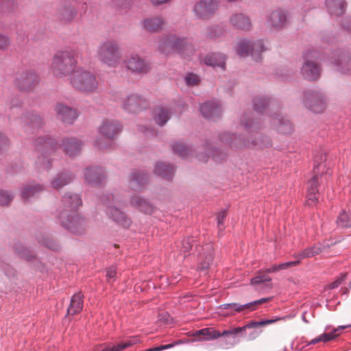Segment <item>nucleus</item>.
<instances>
[{
  "label": "nucleus",
  "instance_id": "nucleus-1",
  "mask_svg": "<svg viewBox=\"0 0 351 351\" xmlns=\"http://www.w3.org/2000/svg\"><path fill=\"white\" fill-rule=\"evenodd\" d=\"M82 204V199L77 194L66 193L62 199L58 219L62 226L73 234L83 233L85 229L84 218L77 213V208Z\"/></svg>",
  "mask_w": 351,
  "mask_h": 351
},
{
  "label": "nucleus",
  "instance_id": "nucleus-2",
  "mask_svg": "<svg viewBox=\"0 0 351 351\" xmlns=\"http://www.w3.org/2000/svg\"><path fill=\"white\" fill-rule=\"evenodd\" d=\"M77 51L74 49L58 51L51 60L50 69L52 74L59 78L71 76L77 69Z\"/></svg>",
  "mask_w": 351,
  "mask_h": 351
},
{
  "label": "nucleus",
  "instance_id": "nucleus-3",
  "mask_svg": "<svg viewBox=\"0 0 351 351\" xmlns=\"http://www.w3.org/2000/svg\"><path fill=\"white\" fill-rule=\"evenodd\" d=\"M10 110L8 114L10 121H16L26 132L40 128L42 125V119L32 113L25 112L21 107V103L17 98H14L8 104Z\"/></svg>",
  "mask_w": 351,
  "mask_h": 351
},
{
  "label": "nucleus",
  "instance_id": "nucleus-4",
  "mask_svg": "<svg viewBox=\"0 0 351 351\" xmlns=\"http://www.w3.org/2000/svg\"><path fill=\"white\" fill-rule=\"evenodd\" d=\"M95 56L101 64L115 68L121 60V45L115 39H107L100 42L97 47Z\"/></svg>",
  "mask_w": 351,
  "mask_h": 351
},
{
  "label": "nucleus",
  "instance_id": "nucleus-5",
  "mask_svg": "<svg viewBox=\"0 0 351 351\" xmlns=\"http://www.w3.org/2000/svg\"><path fill=\"white\" fill-rule=\"evenodd\" d=\"M101 202L106 206V213L112 221L125 228L130 226V219L117 207L126 202L120 194L107 193L101 197Z\"/></svg>",
  "mask_w": 351,
  "mask_h": 351
},
{
  "label": "nucleus",
  "instance_id": "nucleus-6",
  "mask_svg": "<svg viewBox=\"0 0 351 351\" xmlns=\"http://www.w3.org/2000/svg\"><path fill=\"white\" fill-rule=\"evenodd\" d=\"M34 146L40 152L36 162V167L39 171H49L51 161L49 156L53 154L58 148L57 141L51 137L39 136L34 141Z\"/></svg>",
  "mask_w": 351,
  "mask_h": 351
},
{
  "label": "nucleus",
  "instance_id": "nucleus-7",
  "mask_svg": "<svg viewBox=\"0 0 351 351\" xmlns=\"http://www.w3.org/2000/svg\"><path fill=\"white\" fill-rule=\"evenodd\" d=\"M122 130V126L117 120H104L98 128L99 133L104 136L101 140H95L93 145L101 150L107 149L113 146V139Z\"/></svg>",
  "mask_w": 351,
  "mask_h": 351
},
{
  "label": "nucleus",
  "instance_id": "nucleus-8",
  "mask_svg": "<svg viewBox=\"0 0 351 351\" xmlns=\"http://www.w3.org/2000/svg\"><path fill=\"white\" fill-rule=\"evenodd\" d=\"M69 80L75 89L85 93L96 92L98 88L95 75L81 67L77 68L70 76Z\"/></svg>",
  "mask_w": 351,
  "mask_h": 351
},
{
  "label": "nucleus",
  "instance_id": "nucleus-9",
  "mask_svg": "<svg viewBox=\"0 0 351 351\" xmlns=\"http://www.w3.org/2000/svg\"><path fill=\"white\" fill-rule=\"evenodd\" d=\"M219 138L223 143L234 149H240L245 147L264 148L271 145V139L268 136H260L258 139L249 142L235 134L223 132L220 134Z\"/></svg>",
  "mask_w": 351,
  "mask_h": 351
},
{
  "label": "nucleus",
  "instance_id": "nucleus-10",
  "mask_svg": "<svg viewBox=\"0 0 351 351\" xmlns=\"http://www.w3.org/2000/svg\"><path fill=\"white\" fill-rule=\"evenodd\" d=\"M319 53L314 49H306L303 53L304 62L301 67L300 72L304 78L315 81L321 74V69L315 60L319 58Z\"/></svg>",
  "mask_w": 351,
  "mask_h": 351
},
{
  "label": "nucleus",
  "instance_id": "nucleus-11",
  "mask_svg": "<svg viewBox=\"0 0 351 351\" xmlns=\"http://www.w3.org/2000/svg\"><path fill=\"white\" fill-rule=\"evenodd\" d=\"M266 48L263 41L257 40L251 42L246 39L240 40L236 45L235 51L240 57H247L250 55L256 61L261 58V53L264 52Z\"/></svg>",
  "mask_w": 351,
  "mask_h": 351
},
{
  "label": "nucleus",
  "instance_id": "nucleus-12",
  "mask_svg": "<svg viewBox=\"0 0 351 351\" xmlns=\"http://www.w3.org/2000/svg\"><path fill=\"white\" fill-rule=\"evenodd\" d=\"M302 102L308 110L314 113H322L326 108L324 94L315 89H309L304 92Z\"/></svg>",
  "mask_w": 351,
  "mask_h": 351
},
{
  "label": "nucleus",
  "instance_id": "nucleus-13",
  "mask_svg": "<svg viewBox=\"0 0 351 351\" xmlns=\"http://www.w3.org/2000/svg\"><path fill=\"white\" fill-rule=\"evenodd\" d=\"M265 23L269 29L281 30L286 27L289 23V12L281 8L272 10L267 13Z\"/></svg>",
  "mask_w": 351,
  "mask_h": 351
},
{
  "label": "nucleus",
  "instance_id": "nucleus-14",
  "mask_svg": "<svg viewBox=\"0 0 351 351\" xmlns=\"http://www.w3.org/2000/svg\"><path fill=\"white\" fill-rule=\"evenodd\" d=\"M124 65L131 73L143 75L147 73L151 67L149 62L138 53H132L124 60Z\"/></svg>",
  "mask_w": 351,
  "mask_h": 351
},
{
  "label": "nucleus",
  "instance_id": "nucleus-15",
  "mask_svg": "<svg viewBox=\"0 0 351 351\" xmlns=\"http://www.w3.org/2000/svg\"><path fill=\"white\" fill-rule=\"evenodd\" d=\"M271 299V298H263L243 304L237 302L225 303L219 305L218 308L227 311L226 313H222L223 315L231 316L236 313H241L245 310L254 311L256 309L257 305L264 304Z\"/></svg>",
  "mask_w": 351,
  "mask_h": 351
},
{
  "label": "nucleus",
  "instance_id": "nucleus-16",
  "mask_svg": "<svg viewBox=\"0 0 351 351\" xmlns=\"http://www.w3.org/2000/svg\"><path fill=\"white\" fill-rule=\"evenodd\" d=\"M322 156L320 158V162L315 158L314 160V176L311 180L308 181V187H307V204L310 206L315 205L317 202V197L316 194L317 193V186L319 184V179H322V176H319L318 173L319 172V169L324 166L322 162Z\"/></svg>",
  "mask_w": 351,
  "mask_h": 351
},
{
  "label": "nucleus",
  "instance_id": "nucleus-17",
  "mask_svg": "<svg viewBox=\"0 0 351 351\" xmlns=\"http://www.w3.org/2000/svg\"><path fill=\"white\" fill-rule=\"evenodd\" d=\"M280 319L281 318L265 319L260 322L252 321L242 327L234 328L230 330H225L222 332H220V337L228 335L232 336L234 340L232 342H230L229 345L230 346H233L236 343L239 341V340H235L236 337L237 335L242 336L243 332H245L247 329L255 328L259 326H265L267 324H273Z\"/></svg>",
  "mask_w": 351,
  "mask_h": 351
},
{
  "label": "nucleus",
  "instance_id": "nucleus-18",
  "mask_svg": "<svg viewBox=\"0 0 351 351\" xmlns=\"http://www.w3.org/2000/svg\"><path fill=\"white\" fill-rule=\"evenodd\" d=\"M39 77L34 71H25L16 75L13 83L14 86L23 91L32 90L38 83Z\"/></svg>",
  "mask_w": 351,
  "mask_h": 351
},
{
  "label": "nucleus",
  "instance_id": "nucleus-19",
  "mask_svg": "<svg viewBox=\"0 0 351 351\" xmlns=\"http://www.w3.org/2000/svg\"><path fill=\"white\" fill-rule=\"evenodd\" d=\"M197 253V270L205 271L213 264L214 248L212 244L206 243L196 246Z\"/></svg>",
  "mask_w": 351,
  "mask_h": 351
},
{
  "label": "nucleus",
  "instance_id": "nucleus-20",
  "mask_svg": "<svg viewBox=\"0 0 351 351\" xmlns=\"http://www.w3.org/2000/svg\"><path fill=\"white\" fill-rule=\"evenodd\" d=\"M122 108L130 113H136L147 108V100L138 93H130L122 99Z\"/></svg>",
  "mask_w": 351,
  "mask_h": 351
},
{
  "label": "nucleus",
  "instance_id": "nucleus-21",
  "mask_svg": "<svg viewBox=\"0 0 351 351\" xmlns=\"http://www.w3.org/2000/svg\"><path fill=\"white\" fill-rule=\"evenodd\" d=\"M83 174L84 182L92 186H101L106 179V171L98 166L86 168Z\"/></svg>",
  "mask_w": 351,
  "mask_h": 351
},
{
  "label": "nucleus",
  "instance_id": "nucleus-22",
  "mask_svg": "<svg viewBox=\"0 0 351 351\" xmlns=\"http://www.w3.org/2000/svg\"><path fill=\"white\" fill-rule=\"evenodd\" d=\"M218 7L217 0H200L195 5L193 12L199 19H208L217 10Z\"/></svg>",
  "mask_w": 351,
  "mask_h": 351
},
{
  "label": "nucleus",
  "instance_id": "nucleus-23",
  "mask_svg": "<svg viewBox=\"0 0 351 351\" xmlns=\"http://www.w3.org/2000/svg\"><path fill=\"white\" fill-rule=\"evenodd\" d=\"M172 41L175 53H179L184 58H187L195 53V48L188 38L173 34Z\"/></svg>",
  "mask_w": 351,
  "mask_h": 351
},
{
  "label": "nucleus",
  "instance_id": "nucleus-24",
  "mask_svg": "<svg viewBox=\"0 0 351 351\" xmlns=\"http://www.w3.org/2000/svg\"><path fill=\"white\" fill-rule=\"evenodd\" d=\"M199 110L202 116L208 119L216 120L221 116L222 108L217 100L208 101L200 105Z\"/></svg>",
  "mask_w": 351,
  "mask_h": 351
},
{
  "label": "nucleus",
  "instance_id": "nucleus-25",
  "mask_svg": "<svg viewBox=\"0 0 351 351\" xmlns=\"http://www.w3.org/2000/svg\"><path fill=\"white\" fill-rule=\"evenodd\" d=\"M269 121L278 133L290 134L293 132V125L291 121L280 114L269 116Z\"/></svg>",
  "mask_w": 351,
  "mask_h": 351
},
{
  "label": "nucleus",
  "instance_id": "nucleus-26",
  "mask_svg": "<svg viewBox=\"0 0 351 351\" xmlns=\"http://www.w3.org/2000/svg\"><path fill=\"white\" fill-rule=\"evenodd\" d=\"M55 110L58 118L66 124L73 123L79 115L76 110L63 104H58Z\"/></svg>",
  "mask_w": 351,
  "mask_h": 351
},
{
  "label": "nucleus",
  "instance_id": "nucleus-27",
  "mask_svg": "<svg viewBox=\"0 0 351 351\" xmlns=\"http://www.w3.org/2000/svg\"><path fill=\"white\" fill-rule=\"evenodd\" d=\"M229 23L234 29L244 32L250 31L252 27L250 18L241 12L232 14L229 18Z\"/></svg>",
  "mask_w": 351,
  "mask_h": 351
},
{
  "label": "nucleus",
  "instance_id": "nucleus-28",
  "mask_svg": "<svg viewBox=\"0 0 351 351\" xmlns=\"http://www.w3.org/2000/svg\"><path fill=\"white\" fill-rule=\"evenodd\" d=\"M199 61L207 66L213 68L219 67L224 70L226 68V56L221 53H209L199 56Z\"/></svg>",
  "mask_w": 351,
  "mask_h": 351
},
{
  "label": "nucleus",
  "instance_id": "nucleus-29",
  "mask_svg": "<svg viewBox=\"0 0 351 351\" xmlns=\"http://www.w3.org/2000/svg\"><path fill=\"white\" fill-rule=\"evenodd\" d=\"M147 181V174L144 171H134L129 176L128 187L133 191H141Z\"/></svg>",
  "mask_w": 351,
  "mask_h": 351
},
{
  "label": "nucleus",
  "instance_id": "nucleus-30",
  "mask_svg": "<svg viewBox=\"0 0 351 351\" xmlns=\"http://www.w3.org/2000/svg\"><path fill=\"white\" fill-rule=\"evenodd\" d=\"M82 146V142L75 138H65L61 144L64 153L70 157L77 155L80 152Z\"/></svg>",
  "mask_w": 351,
  "mask_h": 351
},
{
  "label": "nucleus",
  "instance_id": "nucleus-31",
  "mask_svg": "<svg viewBox=\"0 0 351 351\" xmlns=\"http://www.w3.org/2000/svg\"><path fill=\"white\" fill-rule=\"evenodd\" d=\"M45 187L40 184H28L23 186L21 189V197L24 201H29L31 198L36 197L37 195L43 191Z\"/></svg>",
  "mask_w": 351,
  "mask_h": 351
},
{
  "label": "nucleus",
  "instance_id": "nucleus-32",
  "mask_svg": "<svg viewBox=\"0 0 351 351\" xmlns=\"http://www.w3.org/2000/svg\"><path fill=\"white\" fill-rule=\"evenodd\" d=\"M165 20L161 16H152L141 21L143 28L151 32H156L162 29Z\"/></svg>",
  "mask_w": 351,
  "mask_h": 351
},
{
  "label": "nucleus",
  "instance_id": "nucleus-33",
  "mask_svg": "<svg viewBox=\"0 0 351 351\" xmlns=\"http://www.w3.org/2000/svg\"><path fill=\"white\" fill-rule=\"evenodd\" d=\"M74 180V176L71 173L61 172L57 173L51 180V186L53 189L59 190L69 184Z\"/></svg>",
  "mask_w": 351,
  "mask_h": 351
},
{
  "label": "nucleus",
  "instance_id": "nucleus-34",
  "mask_svg": "<svg viewBox=\"0 0 351 351\" xmlns=\"http://www.w3.org/2000/svg\"><path fill=\"white\" fill-rule=\"evenodd\" d=\"M326 6L331 16H339L346 12V3L345 0H326Z\"/></svg>",
  "mask_w": 351,
  "mask_h": 351
},
{
  "label": "nucleus",
  "instance_id": "nucleus-35",
  "mask_svg": "<svg viewBox=\"0 0 351 351\" xmlns=\"http://www.w3.org/2000/svg\"><path fill=\"white\" fill-rule=\"evenodd\" d=\"M154 173L167 180H171L175 173L174 166L162 162H158L156 164Z\"/></svg>",
  "mask_w": 351,
  "mask_h": 351
},
{
  "label": "nucleus",
  "instance_id": "nucleus-36",
  "mask_svg": "<svg viewBox=\"0 0 351 351\" xmlns=\"http://www.w3.org/2000/svg\"><path fill=\"white\" fill-rule=\"evenodd\" d=\"M252 117V113L249 112L241 117V125L249 133L257 132L261 128L259 121L254 120Z\"/></svg>",
  "mask_w": 351,
  "mask_h": 351
},
{
  "label": "nucleus",
  "instance_id": "nucleus-37",
  "mask_svg": "<svg viewBox=\"0 0 351 351\" xmlns=\"http://www.w3.org/2000/svg\"><path fill=\"white\" fill-rule=\"evenodd\" d=\"M130 203L132 206L146 214H152L154 210L153 205L138 195L132 197Z\"/></svg>",
  "mask_w": 351,
  "mask_h": 351
},
{
  "label": "nucleus",
  "instance_id": "nucleus-38",
  "mask_svg": "<svg viewBox=\"0 0 351 351\" xmlns=\"http://www.w3.org/2000/svg\"><path fill=\"white\" fill-rule=\"evenodd\" d=\"M193 336L197 341H210L220 337V332L212 328H203L195 331Z\"/></svg>",
  "mask_w": 351,
  "mask_h": 351
},
{
  "label": "nucleus",
  "instance_id": "nucleus-39",
  "mask_svg": "<svg viewBox=\"0 0 351 351\" xmlns=\"http://www.w3.org/2000/svg\"><path fill=\"white\" fill-rule=\"evenodd\" d=\"M83 308V295L81 292L75 293L71 299L70 305L67 308L69 315H75L80 313Z\"/></svg>",
  "mask_w": 351,
  "mask_h": 351
},
{
  "label": "nucleus",
  "instance_id": "nucleus-40",
  "mask_svg": "<svg viewBox=\"0 0 351 351\" xmlns=\"http://www.w3.org/2000/svg\"><path fill=\"white\" fill-rule=\"evenodd\" d=\"M172 40L173 34L161 38L158 46L159 51L165 55L175 53L174 45Z\"/></svg>",
  "mask_w": 351,
  "mask_h": 351
},
{
  "label": "nucleus",
  "instance_id": "nucleus-41",
  "mask_svg": "<svg viewBox=\"0 0 351 351\" xmlns=\"http://www.w3.org/2000/svg\"><path fill=\"white\" fill-rule=\"evenodd\" d=\"M171 112L162 107L156 108L154 110V119L157 124L163 126L170 119Z\"/></svg>",
  "mask_w": 351,
  "mask_h": 351
},
{
  "label": "nucleus",
  "instance_id": "nucleus-42",
  "mask_svg": "<svg viewBox=\"0 0 351 351\" xmlns=\"http://www.w3.org/2000/svg\"><path fill=\"white\" fill-rule=\"evenodd\" d=\"M77 12L75 8L69 5H64L59 8L58 15L60 20L69 21L75 16Z\"/></svg>",
  "mask_w": 351,
  "mask_h": 351
},
{
  "label": "nucleus",
  "instance_id": "nucleus-43",
  "mask_svg": "<svg viewBox=\"0 0 351 351\" xmlns=\"http://www.w3.org/2000/svg\"><path fill=\"white\" fill-rule=\"evenodd\" d=\"M270 103V99L265 96L255 97L253 101L254 111L257 113L263 112Z\"/></svg>",
  "mask_w": 351,
  "mask_h": 351
},
{
  "label": "nucleus",
  "instance_id": "nucleus-44",
  "mask_svg": "<svg viewBox=\"0 0 351 351\" xmlns=\"http://www.w3.org/2000/svg\"><path fill=\"white\" fill-rule=\"evenodd\" d=\"M322 251V247L320 244L313 245L311 247H308L304 250L302 252L298 253L295 255V257L298 258L300 261L301 259L312 257L318 254H319Z\"/></svg>",
  "mask_w": 351,
  "mask_h": 351
},
{
  "label": "nucleus",
  "instance_id": "nucleus-45",
  "mask_svg": "<svg viewBox=\"0 0 351 351\" xmlns=\"http://www.w3.org/2000/svg\"><path fill=\"white\" fill-rule=\"evenodd\" d=\"M13 248L15 252L20 257L25 258V260L30 261L34 257L32 252L27 247H24L19 241H17L14 244Z\"/></svg>",
  "mask_w": 351,
  "mask_h": 351
},
{
  "label": "nucleus",
  "instance_id": "nucleus-46",
  "mask_svg": "<svg viewBox=\"0 0 351 351\" xmlns=\"http://www.w3.org/2000/svg\"><path fill=\"white\" fill-rule=\"evenodd\" d=\"M271 278L265 274H258L255 277L251 278L250 282L251 285L254 286H258L261 284L264 285L265 288L270 289L271 288V284L270 283Z\"/></svg>",
  "mask_w": 351,
  "mask_h": 351
},
{
  "label": "nucleus",
  "instance_id": "nucleus-47",
  "mask_svg": "<svg viewBox=\"0 0 351 351\" xmlns=\"http://www.w3.org/2000/svg\"><path fill=\"white\" fill-rule=\"evenodd\" d=\"M37 240L39 243L51 250L58 251L60 249V245L48 236H40L37 238Z\"/></svg>",
  "mask_w": 351,
  "mask_h": 351
},
{
  "label": "nucleus",
  "instance_id": "nucleus-48",
  "mask_svg": "<svg viewBox=\"0 0 351 351\" xmlns=\"http://www.w3.org/2000/svg\"><path fill=\"white\" fill-rule=\"evenodd\" d=\"M171 149L173 153L178 154L182 158L186 157L191 152L189 147L180 142L173 143L171 145Z\"/></svg>",
  "mask_w": 351,
  "mask_h": 351
},
{
  "label": "nucleus",
  "instance_id": "nucleus-49",
  "mask_svg": "<svg viewBox=\"0 0 351 351\" xmlns=\"http://www.w3.org/2000/svg\"><path fill=\"white\" fill-rule=\"evenodd\" d=\"M139 341H140L139 338L136 336H134V337H131L130 339H129L125 342L119 343L116 345H113L112 346V351H121V350H123L129 347L132 346L133 345L138 343Z\"/></svg>",
  "mask_w": 351,
  "mask_h": 351
},
{
  "label": "nucleus",
  "instance_id": "nucleus-50",
  "mask_svg": "<svg viewBox=\"0 0 351 351\" xmlns=\"http://www.w3.org/2000/svg\"><path fill=\"white\" fill-rule=\"evenodd\" d=\"M300 263V261H289L282 263L278 265H274L272 267L266 269L265 271L267 273H274L280 270H284L287 269L290 267L295 266L298 265Z\"/></svg>",
  "mask_w": 351,
  "mask_h": 351
},
{
  "label": "nucleus",
  "instance_id": "nucleus-51",
  "mask_svg": "<svg viewBox=\"0 0 351 351\" xmlns=\"http://www.w3.org/2000/svg\"><path fill=\"white\" fill-rule=\"evenodd\" d=\"M334 64L338 67L339 71L343 73H348L351 71V58H342L335 61Z\"/></svg>",
  "mask_w": 351,
  "mask_h": 351
},
{
  "label": "nucleus",
  "instance_id": "nucleus-52",
  "mask_svg": "<svg viewBox=\"0 0 351 351\" xmlns=\"http://www.w3.org/2000/svg\"><path fill=\"white\" fill-rule=\"evenodd\" d=\"M195 242L193 238H186L184 239L179 245H178V248L181 254H184V256H186V253L188 252L191 248Z\"/></svg>",
  "mask_w": 351,
  "mask_h": 351
},
{
  "label": "nucleus",
  "instance_id": "nucleus-53",
  "mask_svg": "<svg viewBox=\"0 0 351 351\" xmlns=\"http://www.w3.org/2000/svg\"><path fill=\"white\" fill-rule=\"evenodd\" d=\"M350 327H351V324L340 326L337 328H334L331 332L324 333V334L319 335L320 338H321V341L323 342L329 341L335 339L336 337H337L339 335L338 334H337V331L347 328H350Z\"/></svg>",
  "mask_w": 351,
  "mask_h": 351
},
{
  "label": "nucleus",
  "instance_id": "nucleus-54",
  "mask_svg": "<svg viewBox=\"0 0 351 351\" xmlns=\"http://www.w3.org/2000/svg\"><path fill=\"white\" fill-rule=\"evenodd\" d=\"M337 223L339 226L343 228L351 227V213L350 215H348L345 211H342L339 215Z\"/></svg>",
  "mask_w": 351,
  "mask_h": 351
},
{
  "label": "nucleus",
  "instance_id": "nucleus-55",
  "mask_svg": "<svg viewBox=\"0 0 351 351\" xmlns=\"http://www.w3.org/2000/svg\"><path fill=\"white\" fill-rule=\"evenodd\" d=\"M186 85L193 86L198 85L201 82V77L194 73H186L184 77Z\"/></svg>",
  "mask_w": 351,
  "mask_h": 351
},
{
  "label": "nucleus",
  "instance_id": "nucleus-56",
  "mask_svg": "<svg viewBox=\"0 0 351 351\" xmlns=\"http://www.w3.org/2000/svg\"><path fill=\"white\" fill-rule=\"evenodd\" d=\"M13 198L14 195L12 193L5 190H0V205H8Z\"/></svg>",
  "mask_w": 351,
  "mask_h": 351
},
{
  "label": "nucleus",
  "instance_id": "nucleus-57",
  "mask_svg": "<svg viewBox=\"0 0 351 351\" xmlns=\"http://www.w3.org/2000/svg\"><path fill=\"white\" fill-rule=\"evenodd\" d=\"M225 154L222 153L219 149L215 148L208 155L206 158H202L203 160L206 161L208 158H212L215 161H221L223 159Z\"/></svg>",
  "mask_w": 351,
  "mask_h": 351
},
{
  "label": "nucleus",
  "instance_id": "nucleus-58",
  "mask_svg": "<svg viewBox=\"0 0 351 351\" xmlns=\"http://www.w3.org/2000/svg\"><path fill=\"white\" fill-rule=\"evenodd\" d=\"M226 217V210H221L218 213L217 215V226L219 231L221 232L223 230V221Z\"/></svg>",
  "mask_w": 351,
  "mask_h": 351
},
{
  "label": "nucleus",
  "instance_id": "nucleus-59",
  "mask_svg": "<svg viewBox=\"0 0 351 351\" xmlns=\"http://www.w3.org/2000/svg\"><path fill=\"white\" fill-rule=\"evenodd\" d=\"M10 45V38L3 34H0V50L6 49Z\"/></svg>",
  "mask_w": 351,
  "mask_h": 351
},
{
  "label": "nucleus",
  "instance_id": "nucleus-60",
  "mask_svg": "<svg viewBox=\"0 0 351 351\" xmlns=\"http://www.w3.org/2000/svg\"><path fill=\"white\" fill-rule=\"evenodd\" d=\"M115 267L112 266L106 269V277L108 282H111L115 280L116 276Z\"/></svg>",
  "mask_w": 351,
  "mask_h": 351
},
{
  "label": "nucleus",
  "instance_id": "nucleus-61",
  "mask_svg": "<svg viewBox=\"0 0 351 351\" xmlns=\"http://www.w3.org/2000/svg\"><path fill=\"white\" fill-rule=\"evenodd\" d=\"M9 145V140L6 136L0 132V153L3 152Z\"/></svg>",
  "mask_w": 351,
  "mask_h": 351
},
{
  "label": "nucleus",
  "instance_id": "nucleus-62",
  "mask_svg": "<svg viewBox=\"0 0 351 351\" xmlns=\"http://www.w3.org/2000/svg\"><path fill=\"white\" fill-rule=\"evenodd\" d=\"M3 271L5 273V274L9 278L14 277L16 274V271L10 265H5L3 268Z\"/></svg>",
  "mask_w": 351,
  "mask_h": 351
},
{
  "label": "nucleus",
  "instance_id": "nucleus-63",
  "mask_svg": "<svg viewBox=\"0 0 351 351\" xmlns=\"http://www.w3.org/2000/svg\"><path fill=\"white\" fill-rule=\"evenodd\" d=\"M138 131L141 133H143L146 136H153L154 134V132L152 129H148L145 126L143 125H139L138 126Z\"/></svg>",
  "mask_w": 351,
  "mask_h": 351
},
{
  "label": "nucleus",
  "instance_id": "nucleus-64",
  "mask_svg": "<svg viewBox=\"0 0 351 351\" xmlns=\"http://www.w3.org/2000/svg\"><path fill=\"white\" fill-rule=\"evenodd\" d=\"M170 315L167 312H163L159 315V319L164 323H168Z\"/></svg>",
  "mask_w": 351,
  "mask_h": 351
}]
</instances>
